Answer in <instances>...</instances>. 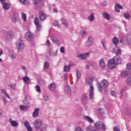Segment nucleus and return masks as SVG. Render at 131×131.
<instances>
[{"label": "nucleus", "mask_w": 131, "mask_h": 131, "mask_svg": "<svg viewBox=\"0 0 131 131\" xmlns=\"http://www.w3.org/2000/svg\"><path fill=\"white\" fill-rule=\"evenodd\" d=\"M62 23L63 25H65V26L67 27L68 24H67V22H66V19L62 18Z\"/></svg>", "instance_id": "48"}, {"label": "nucleus", "mask_w": 131, "mask_h": 131, "mask_svg": "<svg viewBox=\"0 0 131 131\" xmlns=\"http://www.w3.org/2000/svg\"><path fill=\"white\" fill-rule=\"evenodd\" d=\"M53 25H54V26H58L59 25V22H58V21H54Z\"/></svg>", "instance_id": "60"}, {"label": "nucleus", "mask_w": 131, "mask_h": 131, "mask_svg": "<svg viewBox=\"0 0 131 131\" xmlns=\"http://www.w3.org/2000/svg\"><path fill=\"white\" fill-rule=\"evenodd\" d=\"M8 55L11 59V60H15L16 59V57H17V54L16 53L14 52V50L12 49L8 50Z\"/></svg>", "instance_id": "6"}, {"label": "nucleus", "mask_w": 131, "mask_h": 131, "mask_svg": "<svg viewBox=\"0 0 131 131\" xmlns=\"http://www.w3.org/2000/svg\"><path fill=\"white\" fill-rule=\"evenodd\" d=\"M47 125H45V126H43L42 128L40 129V131L46 130V129H47Z\"/></svg>", "instance_id": "54"}, {"label": "nucleus", "mask_w": 131, "mask_h": 131, "mask_svg": "<svg viewBox=\"0 0 131 131\" xmlns=\"http://www.w3.org/2000/svg\"><path fill=\"white\" fill-rule=\"evenodd\" d=\"M112 42L114 44V46H115V37H114L113 39H112Z\"/></svg>", "instance_id": "64"}, {"label": "nucleus", "mask_w": 131, "mask_h": 131, "mask_svg": "<svg viewBox=\"0 0 131 131\" xmlns=\"http://www.w3.org/2000/svg\"><path fill=\"white\" fill-rule=\"evenodd\" d=\"M16 47L18 51L22 52L25 48V44L24 43V41L22 39H18L16 42Z\"/></svg>", "instance_id": "1"}, {"label": "nucleus", "mask_w": 131, "mask_h": 131, "mask_svg": "<svg viewBox=\"0 0 131 131\" xmlns=\"http://www.w3.org/2000/svg\"><path fill=\"white\" fill-rule=\"evenodd\" d=\"M86 131H93V126H88L86 128Z\"/></svg>", "instance_id": "52"}, {"label": "nucleus", "mask_w": 131, "mask_h": 131, "mask_svg": "<svg viewBox=\"0 0 131 131\" xmlns=\"http://www.w3.org/2000/svg\"><path fill=\"white\" fill-rule=\"evenodd\" d=\"M120 99H121V100H126V99H127V94L124 91V89L121 91Z\"/></svg>", "instance_id": "11"}, {"label": "nucleus", "mask_w": 131, "mask_h": 131, "mask_svg": "<svg viewBox=\"0 0 131 131\" xmlns=\"http://www.w3.org/2000/svg\"><path fill=\"white\" fill-rule=\"evenodd\" d=\"M101 85H103L104 88H107L108 85H109V82H108V81L106 79H103L101 81L100 83Z\"/></svg>", "instance_id": "20"}, {"label": "nucleus", "mask_w": 131, "mask_h": 131, "mask_svg": "<svg viewBox=\"0 0 131 131\" xmlns=\"http://www.w3.org/2000/svg\"><path fill=\"white\" fill-rule=\"evenodd\" d=\"M36 26L37 31H40V30H41V28L42 27V26H41L40 24L37 25Z\"/></svg>", "instance_id": "45"}, {"label": "nucleus", "mask_w": 131, "mask_h": 131, "mask_svg": "<svg viewBox=\"0 0 131 131\" xmlns=\"http://www.w3.org/2000/svg\"><path fill=\"white\" fill-rule=\"evenodd\" d=\"M93 42L94 38L92 36H89L87 41L85 42V46H86V47H90V46H92V45H93Z\"/></svg>", "instance_id": "10"}, {"label": "nucleus", "mask_w": 131, "mask_h": 131, "mask_svg": "<svg viewBox=\"0 0 131 131\" xmlns=\"http://www.w3.org/2000/svg\"><path fill=\"white\" fill-rule=\"evenodd\" d=\"M33 4L39 8H42L45 6V2L42 0H33Z\"/></svg>", "instance_id": "7"}, {"label": "nucleus", "mask_w": 131, "mask_h": 131, "mask_svg": "<svg viewBox=\"0 0 131 131\" xmlns=\"http://www.w3.org/2000/svg\"><path fill=\"white\" fill-rule=\"evenodd\" d=\"M52 40L53 41V42L56 45V46H57L59 47L60 46V40L58 39V38L56 36H52Z\"/></svg>", "instance_id": "12"}, {"label": "nucleus", "mask_w": 131, "mask_h": 131, "mask_svg": "<svg viewBox=\"0 0 131 131\" xmlns=\"http://www.w3.org/2000/svg\"><path fill=\"white\" fill-rule=\"evenodd\" d=\"M53 12L54 13H58V9H57V8H54L53 9Z\"/></svg>", "instance_id": "63"}, {"label": "nucleus", "mask_w": 131, "mask_h": 131, "mask_svg": "<svg viewBox=\"0 0 131 131\" xmlns=\"http://www.w3.org/2000/svg\"><path fill=\"white\" fill-rule=\"evenodd\" d=\"M33 124L36 129H39L42 126V121L41 119H37L34 121Z\"/></svg>", "instance_id": "2"}, {"label": "nucleus", "mask_w": 131, "mask_h": 131, "mask_svg": "<svg viewBox=\"0 0 131 131\" xmlns=\"http://www.w3.org/2000/svg\"><path fill=\"white\" fill-rule=\"evenodd\" d=\"M119 40L117 37H115V54L116 56H119V55H121V49L117 46V44L118 43Z\"/></svg>", "instance_id": "4"}, {"label": "nucleus", "mask_w": 131, "mask_h": 131, "mask_svg": "<svg viewBox=\"0 0 131 131\" xmlns=\"http://www.w3.org/2000/svg\"><path fill=\"white\" fill-rule=\"evenodd\" d=\"M85 119L88 121V122H90V123H94V121L92 118H91L90 116H85Z\"/></svg>", "instance_id": "30"}, {"label": "nucleus", "mask_w": 131, "mask_h": 131, "mask_svg": "<svg viewBox=\"0 0 131 131\" xmlns=\"http://www.w3.org/2000/svg\"><path fill=\"white\" fill-rule=\"evenodd\" d=\"M64 92L66 95H70L71 94V88L69 85H67L64 87Z\"/></svg>", "instance_id": "16"}, {"label": "nucleus", "mask_w": 131, "mask_h": 131, "mask_svg": "<svg viewBox=\"0 0 131 131\" xmlns=\"http://www.w3.org/2000/svg\"><path fill=\"white\" fill-rule=\"evenodd\" d=\"M110 95L113 97H115V91L111 90L110 92Z\"/></svg>", "instance_id": "53"}, {"label": "nucleus", "mask_w": 131, "mask_h": 131, "mask_svg": "<svg viewBox=\"0 0 131 131\" xmlns=\"http://www.w3.org/2000/svg\"><path fill=\"white\" fill-rule=\"evenodd\" d=\"M94 90H95V88H94V86L93 85H91L90 87V90H89V92H90L89 97H90V99H93V98H94Z\"/></svg>", "instance_id": "13"}, {"label": "nucleus", "mask_w": 131, "mask_h": 131, "mask_svg": "<svg viewBox=\"0 0 131 131\" xmlns=\"http://www.w3.org/2000/svg\"><path fill=\"white\" fill-rule=\"evenodd\" d=\"M85 33H86V32L84 30L82 31L81 32V34L82 36H83V35H84V34H85Z\"/></svg>", "instance_id": "61"}, {"label": "nucleus", "mask_w": 131, "mask_h": 131, "mask_svg": "<svg viewBox=\"0 0 131 131\" xmlns=\"http://www.w3.org/2000/svg\"><path fill=\"white\" fill-rule=\"evenodd\" d=\"M97 86L98 89V91H99V92H102L103 91V86H102V85L101 84V83L98 82L97 84Z\"/></svg>", "instance_id": "35"}, {"label": "nucleus", "mask_w": 131, "mask_h": 131, "mask_svg": "<svg viewBox=\"0 0 131 131\" xmlns=\"http://www.w3.org/2000/svg\"><path fill=\"white\" fill-rule=\"evenodd\" d=\"M25 38L28 41H32L34 39V35L30 32H27L25 34Z\"/></svg>", "instance_id": "3"}, {"label": "nucleus", "mask_w": 131, "mask_h": 131, "mask_svg": "<svg viewBox=\"0 0 131 131\" xmlns=\"http://www.w3.org/2000/svg\"><path fill=\"white\" fill-rule=\"evenodd\" d=\"M19 2L21 5L27 6L30 4V2L28 0H19Z\"/></svg>", "instance_id": "29"}, {"label": "nucleus", "mask_w": 131, "mask_h": 131, "mask_svg": "<svg viewBox=\"0 0 131 131\" xmlns=\"http://www.w3.org/2000/svg\"><path fill=\"white\" fill-rule=\"evenodd\" d=\"M60 52L61 54H64L65 53V48L64 47H61L60 49Z\"/></svg>", "instance_id": "47"}, {"label": "nucleus", "mask_w": 131, "mask_h": 131, "mask_svg": "<svg viewBox=\"0 0 131 131\" xmlns=\"http://www.w3.org/2000/svg\"><path fill=\"white\" fill-rule=\"evenodd\" d=\"M76 76L77 79H79V78L81 77V73H80V71L78 70V69H77L76 70Z\"/></svg>", "instance_id": "36"}, {"label": "nucleus", "mask_w": 131, "mask_h": 131, "mask_svg": "<svg viewBox=\"0 0 131 131\" xmlns=\"http://www.w3.org/2000/svg\"><path fill=\"white\" fill-rule=\"evenodd\" d=\"M39 115V108H36L32 113L33 117H37Z\"/></svg>", "instance_id": "22"}, {"label": "nucleus", "mask_w": 131, "mask_h": 131, "mask_svg": "<svg viewBox=\"0 0 131 131\" xmlns=\"http://www.w3.org/2000/svg\"><path fill=\"white\" fill-rule=\"evenodd\" d=\"M88 19L90 22H93L95 20V15L92 13L89 16H88Z\"/></svg>", "instance_id": "33"}, {"label": "nucleus", "mask_w": 131, "mask_h": 131, "mask_svg": "<svg viewBox=\"0 0 131 131\" xmlns=\"http://www.w3.org/2000/svg\"><path fill=\"white\" fill-rule=\"evenodd\" d=\"M49 64L48 62H45L44 63V69H48L49 68Z\"/></svg>", "instance_id": "49"}, {"label": "nucleus", "mask_w": 131, "mask_h": 131, "mask_svg": "<svg viewBox=\"0 0 131 131\" xmlns=\"http://www.w3.org/2000/svg\"><path fill=\"white\" fill-rule=\"evenodd\" d=\"M35 90L36 91H37L38 93H40L41 92V90H40V87H39L38 85H36Z\"/></svg>", "instance_id": "42"}, {"label": "nucleus", "mask_w": 131, "mask_h": 131, "mask_svg": "<svg viewBox=\"0 0 131 131\" xmlns=\"http://www.w3.org/2000/svg\"><path fill=\"white\" fill-rule=\"evenodd\" d=\"M70 70V65L65 66L64 67V71L68 72Z\"/></svg>", "instance_id": "41"}, {"label": "nucleus", "mask_w": 131, "mask_h": 131, "mask_svg": "<svg viewBox=\"0 0 131 131\" xmlns=\"http://www.w3.org/2000/svg\"><path fill=\"white\" fill-rule=\"evenodd\" d=\"M48 88L51 91H54L56 89V84L55 83H51L48 85Z\"/></svg>", "instance_id": "28"}, {"label": "nucleus", "mask_w": 131, "mask_h": 131, "mask_svg": "<svg viewBox=\"0 0 131 131\" xmlns=\"http://www.w3.org/2000/svg\"><path fill=\"white\" fill-rule=\"evenodd\" d=\"M107 67L109 69H113L115 67V60L111 59L107 62Z\"/></svg>", "instance_id": "8"}, {"label": "nucleus", "mask_w": 131, "mask_h": 131, "mask_svg": "<svg viewBox=\"0 0 131 131\" xmlns=\"http://www.w3.org/2000/svg\"><path fill=\"white\" fill-rule=\"evenodd\" d=\"M127 42L128 43L131 44V34L127 37Z\"/></svg>", "instance_id": "51"}, {"label": "nucleus", "mask_w": 131, "mask_h": 131, "mask_svg": "<svg viewBox=\"0 0 131 131\" xmlns=\"http://www.w3.org/2000/svg\"><path fill=\"white\" fill-rule=\"evenodd\" d=\"M126 82L127 85H129V86H131V77H129L127 78Z\"/></svg>", "instance_id": "39"}, {"label": "nucleus", "mask_w": 131, "mask_h": 131, "mask_svg": "<svg viewBox=\"0 0 131 131\" xmlns=\"http://www.w3.org/2000/svg\"><path fill=\"white\" fill-rule=\"evenodd\" d=\"M43 99L45 101H48L49 100V96L48 95L44 96Z\"/></svg>", "instance_id": "58"}, {"label": "nucleus", "mask_w": 131, "mask_h": 131, "mask_svg": "<svg viewBox=\"0 0 131 131\" xmlns=\"http://www.w3.org/2000/svg\"><path fill=\"white\" fill-rule=\"evenodd\" d=\"M39 17L40 18V21H45L46 19H47V15L46 13L42 12H40L39 13Z\"/></svg>", "instance_id": "14"}, {"label": "nucleus", "mask_w": 131, "mask_h": 131, "mask_svg": "<svg viewBox=\"0 0 131 131\" xmlns=\"http://www.w3.org/2000/svg\"><path fill=\"white\" fill-rule=\"evenodd\" d=\"M1 92L2 93H3L4 94L5 97L7 98L8 99H10V95H9V94H8V93H7V91H6V90L2 89L1 90Z\"/></svg>", "instance_id": "34"}, {"label": "nucleus", "mask_w": 131, "mask_h": 131, "mask_svg": "<svg viewBox=\"0 0 131 131\" xmlns=\"http://www.w3.org/2000/svg\"><path fill=\"white\" fill-rule=\"evenodd\" d=\"M34 23H35V25H39V19H38V17H36L35 18Z\"/></svg>", "instance_id": "43"}, {"label": "nucleus", "mask_w": 131, "mask_h": 131, "mask_svg": "<svg viewBox=\"0 0 131 131\" xmlns=\"http://www.w3.org/2000/svg\"><path fill=\"white\" fill-rule=\"evenodd\" d=\"M24 125L27 129L28 131H32V127L30 126V124H29V122H28V121H25Z\"/></svg>", "instance_id": "17"}, {"label": "nucleus", "mask_w": 131, "mask_h": 131, "mask_svg": "<svg viewBox=\"0 0 131 131\" xmlns=\"http://www.w3.org/2000/svg\"><path fill=\"white\" fill-rule=\"evenodd\" d=\"M127 75L128 74L127 71H124L121 72V76H122V77H126Z\"/></svg>", "instance_id": "37"}, {"label": "nucleus", "mask_w": 131, "mask_h": 131, "mask_svg": "<svg viewBox=\"0 0 131 131\" xmlns=\"http://www.w3.org/2000/svg\"><path fill=\"white\" fill-rule=\"evenodd\" d=\"M85 83L88 85H92L93 82V79L92 78H88L85 79Z\"/></svg>", "instance_id": "26"}, {"label": "nucleus", "mask_w": 131, "mask_h": 131, "mask_svg": "<svg viewBox=\"0 0 131 131\" xmlns=\"http://www.w3.org/2000/svg\"><path fill=\"white\" fill-rule=\"evenodd\" d=\"M98 111L100 114H104V113H105V111L102 109H99Z\"/></svg>", "instance_id": "59"}, {"label": "nucleus", "mask_w": 131, "mask_h": 131, "mask_svg": "<svg viewBox=\"0 0 131 131\" xmlns=\"http://www.w3.org/2000/svg\"><path fill=\"white\" fill-rule=\"evenodd\" d=\"M95 125V127L96 128H98V129H100L101 127H102V129L103 131L106 130V125L105 124L103 123L102 122H97L94 124Z\"/></svg>", "instance_id": "5"}, {"label": "nucleus", "mask_w": 131, "mask_h": 131, "mask_svg": "<svg viewBox=\"0 0 131 131\" xmlns=\"http://www.w3.org/2000/svg\"><path fill=\"white\" fill-rule=\"evenodd\" d=\"M3 9L5 10H9L10 9V5L9 4L7 3L6 2H4V3L2 4Z\"/></svg>", "instance_id": "31"}, {"label": "nucleus", "mask_w": 131, "mask_h": 131, "mask_svg": "<svg viewBox=\"0 0 131 131\" xmlns=\"http://www.w3.org/2000/svg\"><path fill=\"white\" fill-rule=\"evenodd\" d=\"M115 131H121V130H120V128H119V127L117 126L115 127Z\"/></svg>", "instance_id": "62"}, {"label": "nucleus", "mask_w": 131, "mask_h": 131, "mask_svg": "<svg viewBox=\"0 0 131 131\" xmlns=\"http://www.w3.org/2000/svg\"><path fill=\"white\" fill-rule=\"evenodd\" d=\"M103 17L106 20H110V15H109V13L107 12H104L103 13Z\"/></svg>", "instance_id": "25"}, {"label": "nucleus", "mask_w": 131, "mask_h": 131, "mask_svg": "<svg viewBox=\"0 0 131 131\" xmlns=\"http://www.w3.org/2000/svg\"><path fill=\"white\" fill-rule=\"evenodd\" d=\"M11 88L12 90H16V84L13 83L11 85Z\"/></svg>", "instance_id": "56"}, {"label": "nucleus", "mask_w": 131, "mask_h": 131, "mask_svg": "<svg viewBox=\"0 0 131 131\" xmlns=\"http://www.w3.org/2000/svg\"><path fill=\"white\" fill-rule=\"evenodd\" d=\"M7 36L8 38L14 37V32L12 30H9L7 32Z\"/></svg>", "instance_id": "19"}, {"label": "nucleus", "mask_w": 131, "mask_h": 131, "mask_svg": "<svg viewBox=\"0 0 131 131\" xmlns=\"http://www.w3.org/2000/svg\"><path fill=\"white\" fill-rule=\"evenodd\" d=\"M20 20V17H19V14L18 13H15L13 17L12 18V21L14 23H16L17 21Z\"/></svg>", "instance_id": "15"}, {"label": "nucleus", "mask_w": 131, "mask_h": 131, "mask_svg": "<svg viewBox=\"0 0 131 131\" xmlns=\"http://www.w3.org/2000/svg\"><path fill=\"white\" fill-rule=\"evenodd\" d=\"M81 100L84 103H85V102H86L88 100V95H86L85 94H83L81 97Z\"/></svg>", "instance_id": "32"}, {"label": "nucleus", "mask_w": 131, "mask_h": 131, "mask_svg": "<svg viewBox=\"0 0 131 131\" xmlns=\"http://www.w3.org/2000/svg\"><path fill=\"white\" fill-rule=\"evenodd\" d=\"M21 18L23 19V20L26 22V21H27V16L26 15V14L24 13H21Z\"/></svg>", "instance_id": "38"}, {"label": "nucleus", "mask_w": 131, "mask_h": 131, "mask_svg": "<svg viewBox=\"0 0 131 131\" xmlns=\"http://www.w3.org/2000/svg\"><path fill=\"white\" fill-rule=\"evenodd\" d=\"M19 107L21 110H24V111H25V110H27V109L29 108L28 106L23 105H20Z\"/></svg>", "instance_id": "40"}, {"label": "nucleus", "mask_w": 131, "mask_h": 131, "mask_svg": "<svg viewBox=\"0 0 131 131\" xmlns=\"http://www.w3.org/2000/svg\"><path fill=\"white\" fill-rule=\"evenodd\" d=\"M49 54L50 55V56H54L55 55V53H54V51L52 49H50L49 50Z\"/></svg>", "instance_id": "50"}, {"label": "nucleus", "mask_w": 131, "mask_h": 131, "mask_svg": "<svg viewBox=\"0 0 131 131\" xmlns=\"http://www.w3.org/2000/svg\"><path fill=\"white\" fill-rule=\"evenodd\" d=\"M46 45L48 47H50V46H51V42L49 39L47 40Z\"/></svg>", "instance_id": "57"}, {"label": "nucleus", "mask_w": 131, "mask_h": 131, "mask_svg": "<svg viewBox=\"0 0 131 131\" xmlns=\"http://www.w3.org/2000/svg\"><path fill=\"white\" fill-rule=\"evenodd\" d=\"M124 18L128 20L130 18V15L128 13H125L124 14Z\"/></svg>", "instance_id": "46"}, {"label": "nucleus", "mask_w": 131, "mask_h": 131, "mask_svg": "<svg viewBox=\"0 0 131 131\" xmlns=\"http://www.w3.org/2000/svg\"><path fill=\"white\" fill-rule=\"evenodd\" d=\"M122 9H123V8L120 4H117L115 6V11H116V12L118 13H119L120 12V10H122Z\"/></svg>", "instance_id": "23"}, {"label": "nucleus", "mask_w": 131, "mask_h": 131, "mask_svg": "<svg viewBox=\"0 0 131 131\" xmlns=\"http://www.w3.org/2000/svg\"><path fill=\"white\" fill-rule=\"evenodd\" d=\"M90 56V52H87L82 54H78L77 57L80 60H85L88 56Z\"/></svg>", "instance_id": "9"}, {"label": "nucleus", "mask_w": 131, "mask_h": 131, "mask_svg": "<svg viewBox=\"0 0 131 131\" xmlns=\"http://www.w3.org/2000/svg\"><path fill=\"white\" fill-rule=\"evenodd\" d=\"M63 78L64 80H67V79H68V74L66 73L63 75Z\"/></svg>", "instance_id": "55"}, {"label": "nucleus", "mask_w": 131, "mask_h": 131, "mask_svg": "<svg viewBox=\"0 0 131 131\" xmlns=\"http://www.w3.org/2000/svg\"><path fill=\"white\" fill-rule=\"evenodd\" d=\"M99 66H100L101 68H105V67H106V64L104 62V59L101 58L99 60Z\"/></svg>", "instance_id": "24"}, {"label": "nucleus", "mask_w": 131, "mask_h": 131, "mask_svg": "<svg viewBox=\"0 0 131 131\" xmlns=\"http://www.w3.org/2000/svg\"><path fill=\"white\" fill-rule=\"evenodd\" d=\"M24 104H25L26 105H29L30 104V102L29 101H27V98H25L23 101Z\"/></svg>", "instance_id": "44"}, {"label": "nucleus", "mask_w": 131, "mask_h": 131, "mask_svg": "<svg viewBox=\"0 0 131 131\" xmlns=\"http://www.w3.org/2000/svg\"><path fill=\"white\" fill-rule=\"evenodd\" d=\"M10 123L13 127H16V126L19 125L18 122L17 121H13L12 118L10 119Z\"/></svg>", "instance_id": "18"}, {"label": "nucleus", "mask_w": 131, "mask_h": 131, "mask_svg": "<svg viewBox=\"0 0 131 131\" xmlns=\"http://www.w3.org/2000/svg\"><path fill=\"white\" fill-rule=\"evenodd\" d=\"M23 80L27 84H29V83L30 82V78L28 77V76H25L23 78Z\"/></svg>", "instance_id": "27"}, {"label": "nucleus", "mask_w": 131, "mask_h": 131, "mask_svg": "<svg viewBox=\"0 0 131 131\" xmlns=\"http://www.w3.org/2000/svg\"><path fill=\"white\" fill-rule=\"evenodd\" d=\"M115 65H119L121 64V58L119 56H116Z\"/></svg>", "instance_id": "21"}]
</instances>
